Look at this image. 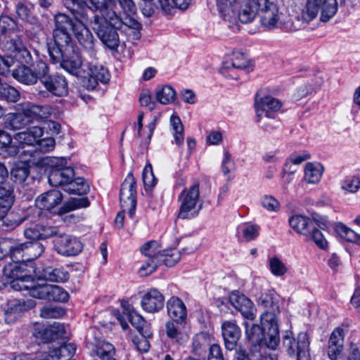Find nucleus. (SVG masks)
Returning a JSON list of instances; mask_svg holds the SVG:
<instances>
[{"label": "nucleus", "instance_id": "nucleus-1", "mask_svg": "<svg viewBox=\"0 0 360 360\" xmlns=\"http://www.w3.org/2000/svg\"><path fill=\"white\" fill-rule=\"evenodd\" d=\"M4 49L20 64L13 70V78L25 85L36 84L44 75L46 63L37 56L34 58L18 36L8 40Z\"/></svg>", "mask_w": 360, "mask_h": 360}, {"label": "nucleus", "instance_id": "nucleus-2", "mask_svg": "<svg viewBox=\"0 0 360 360\" xmlns=\"http://www.w3.org/2000/svg\"><path fill=\"white\" fill-rule=\"evenodd\" d=\"M244 11L242 19L245 22H251L259 14L262 25L269 30L276 28L278 25L287 32H294L299 27L295 25L292 18L284 16L276 4L271 0H245Z\"/></svg>", "mask_w": 360, "mask_h": 360}, {"label": "nucleus", "instance_id": "nucleus-3", "mask_svg": "<svg viewBox=\"0 0 360 360\" xmlns=\"http://www.w3.org/2000/svg\"><path fill=\"white\" fill-rule=\"evenodd\" d=\"M262 327L245 323V335L252 346L256 349L263 341L269 348L275 349L280 341L278 326L275 314L264 311L260 316Z\"/></svg>", "mask_w": 360, "mask_h": 360}, {"label": "nucleus", "instance_id": "nucleus-4", "mask_svg": "<svg viewBox=\"0 0 360 360\" xmlns=\"http://www.w3.org/2000/svg\"><path fill=\"white\" fill-rule=\"evenodd\" d=\"M67 8L78 22L74 35L79 44L84 48L89 59L96 58V51L94 45V38L86 24L89 20L86 9L84 8L79 0H72L71 4Z\"/></svg>", "mask_w": 360, "mask_h": 360}, {"label": "nucleus", "instance_id": "nucleus-5", "mask_svg": "<svg viewBox=\"0 0 360 360\" xmlns=\"http://www.w3.org/2000/svg\"><path fill=\"white\" fill-rule=\"evenodd\" d=\"M119 17L115 13H109L107 17L94 15L93 29L98 37L108 49L116 51L120 44L119 36L114 26Z\"/></svg>", "mask_w": 360, "mask_h": 360}, {"label": "nucleus", "instance_id": "nucleus-6", "mask_svg": "<svg viewBox=\"0 0 360 360\" xmlns=\"http://www.w3.org/2000/svg\"><path fill=\"white\" fill-rule=\"evenodd\" d=\"M63 200V195L58 190H51L40 195L35 201L36 207L30 208L28 213L20 220V223L29 221L37 223L44 217L43 210L56 212L54 209L59 205Z\"/></svg>", "mask_w": 360, "mask_h": 360}, {"label": "nucleus", "instance_id": "nucleus-7", "mask_svg": "<svg viewBox=\"0 0 360 360\" xmlns=\"http://www.w3.org/2000/svg\"><path fill=\"white\" fill-rule=\"evenodd\" d=\"M180 202L178 217L182 219L196 217L202 209L200 200V185L194 183L184 188L178 197Z\"/></svg>", "mask_w": 360, "mask_h": 360}, {"label": "nucleus", "instance_id": "nucleus-8", "mask_svg": "<svg viewBox=\"0 0 360 360\" xmlns=\"http://www.w3.org/2000/svg\"><path fill=\"white\" fill-rule=\"evenodd\" d=\"M134 184V173L133 171H130L122 183L120 191V200L122 210L117 213L115 219V226L119 229L124 225V212L127 210L129 217L133 218L135 209Z\"/></svg>", "mask_w": 360, "mask_h": 360}, {"label": "nucleus", "instance_id": "nucleus-9", "mask_svg": "<svg viewBox=\"0 0 360 360\" xmlns=\"http://www.w3.org/2000/svg\"><path fill=\"white\" fill-rule=\"evenodd\" d=\"M245 0H217V6L220 16L229 22V26L234 28L238 26V22L249 23L242 19V14L245 11ZM248 11V9L245 8Z\"/></svg>", "mask_w": 360, "mask_h": 360}, {"label": "nucleus", "instance_id": "nucleus-10", "mask_svg": "<svg viewBox=\"0 0 360 360\" xmlns=\"http://www.w3.org/2000/svg\"><path fill=\"white\" fill-rule=\"evenodd\" d=\"M49 165V182L52 186L64 188L75 176L73 168L67 165L65 158H53Z\"/></svg>", "mask_w": 360, "mask_h": 360}, {"label": "nucleus", "instance_id": "nucleus-11", "mask_svg": "<svg viewBox=\"0 0 360 360\" xmlns=\"http://www.w3.org/2000/svg\"><path fill=\"white\" fill-rule=\"evenodd\" d=\"M96 59L84 58L85 77H82L83 86L88 90H94L98 82L106 83L110 79L108 71L103 65H98Z\"/></svg>", "mask_w": 360, "mask_h": 360}, {"label": "nucleus", "instance_id": "nucleus-12", "mask_svg": "<svg viewBox=\"0 0 360 360\" xmlns=\"http://www.w3.org/2000/svg\"><path fill=\"white\" fill-rule=\"evenodd\" d=\"M63 56L59 57L58 59L51 58L53 63H60V67L70 74L76 76L78 78L85 77V63L84 59L78 52L75 51L74 49L71 51H67L65 53H62Z\"/></svg>", "mask_w": 360, "mask_h": 360}, {"label": "nucleus", "instance_id": "nucleus-13", "mask_svg": "<svg viewBox=\"0 0 360 360\" xmlns=\"http://www.w3.org/2000/svg\"><path fill=\"white\" fill-rule=\"evenodd\" d=\"M48 65L45 64L43 75H41L39 81L51 95L61 97L68 93V82L65 77L59 74L49 75Z\"/></svg>", "mask_w": 360, "mask_h": 360}, {"label": "nucleus", "instance_id": "nucleus-14", "mask_svg": "<svg viewBox=\"0 0 360 360\" xmlns=\"http://www.w3.org/2000/svg\"><path fill=\"white\" fill-rule=\"evenodd\" d=\"M32 293L34 298L49 301L65 302L69 299L68 292L60 286L56 285L37 284V288L33 290Z\"/></svg>", "mask_w": 360, "mask_h": 360}, {"label": "nucleus", "instance_id": "nucleus-15", "mask_svg": "<svg viewBox=\"0 0 360 360\" xmlns=\"http://www.w3.org/2000/svg\"><path fill=\"white\" fill-rule=\"evenodd\" d=\"M55 250L63 256H75L82 250V243L76 238L65 233H60L53 240Z\"/></svg>", "mask_w": 360, "mask_h": 360}, {"label": "nucleus", "instance_id": "nucleus-16", "mask_svg": "<svg viewBox=\"0 0 360 360\" xmlns=\"http://www.w3.org/2000/svg\"><path fill=\"white\" fill-rule=\"evenodd\" d=\"M65 333V326L58 322H54L49 326L37 323L33 331V335L41 343L53 341L60 337H63Z\"/></svg>", "mask_w": 360, "mask_h": 360}, {"label": "nucleus", "instance_id": "nucleus-17", "mask_svg": "<svg viewBox=\"0 0 360 360\" xmlns=\"http://www.w3.org/2000/svg\"><path fill=\"white\" fill-rule=\"evenodd\" d=\"M231 305L246 319L254 320L256 309L253 302L239 291H233L229 295Z\"/></svg>", "mask_w": 360, "mask_h": 360}, {"label": "nucleus", "instance_id": "nucleus-18", "mask_svg": "<svg viewBox=\"0 0 360 360\" xmlns=\"http://www.w3.org/2000/svg\"><path fill=\"white\" fill-rule=\"evenodd\" d=\"M54 44L53 46L49 45L48 51L51 58L58 59L63 56L62 53L67 51H71L72 38L69 32L55 30L53 31Z\"/></svg>", "mask_w": 360, "mask_h": 360}, {"label": "nucleus", "instance_id": "nucleus-19", "mask_svg": "<svg viewBox=\"0 0 360 360\" xmlns=\"http://www.w3.org/2000/svg\"><path fill=\"white\" fill-rule=\"evenodd\" d=\"M255 107L258 117L264 115L267 117L274 118L275 113L280 110L281 103L270 96H260L258 93L256 95Z\"/></svg>", "mask_w": 360, "mask_h": 360}, {"label": "nucleus", "instance_id": "nucleus-20", "mask_svg": "<svg viewBox=\"0 0 360 360\" xmlns=\"http://www.w3.org/2000/svg\"><path fill=\"white\" fill-rule=\"evenodd\" d=\"M164 304L165 297L163 295L155 288H152L146 292L141 300L142 309L149 313L159 311L163 308Z\"/></svg>", "mask_w": 360, "mask_h": 360}, {"label": "nucleus", "instance_id": "nucleus-21", "mask_svg": "<svg viewBox=\"0 0 360 360\" xmlns=\"http://www.w3.org/2000/svg\"><path fill=\"white\" fill-rule=\"evenodd\" d=\"M221 333L225 347L228 350L236 349L240 337V329L235 321H225L221 324Z\"/></svg>", "mask_w": 360, "mask_h": 360}, {"label": "nucleus", "instance_id": "nucleus-22", "mask_svg": "<svg viewBox=\"0 0 360 360\" xmlns=\"http://www.w3.org/2000/svg\"><path fill=\"white\" fill-rule=\"evenodd\" d=\"M120 6L123 10V15L121 22L123 25V30L129 32V35H135V18H134V3L133 0H118Z\"/></svg>", "mask_w": 360, "mask_h": 360}, {"label": "nucleus", "instance_id": "nucleus-23", "mask_svg": "<svg viewBox=\"0 0 360 360\" xmlns=\"http://www.w3.org/2000/svg\"><path fill=\"white\" fill-rule=\"evenodd\" d=\"M167 311L176 323H181L187 318V309L185 304L176 296H172L167 300Z\"/></svg>", "mask_w": 360, "mask_h": 360}, {"label": "nucleus", "instance_id": "nucleus-24", "mask_svg": "<svg viewBox=\"0 0 360 360\" xmlns=\"http://www.w3.org/2000/svg\"><path fill=\"white\" fill-rule=\"evenodd\" d=\"M43 134L44 130L41 127L34 126L26 131L16 134L14 138L18 144L22 146V148L25 145L34 147L37 146L39 139L42 136Z\"/></svg>", "mask_w": 360, "mask_h": 360}, {"label": "nucleus", "instance_id": "nucleus-25", "mask_svg": "<svg viewBox=\"0 0 360 360\" xmlns=\"http://www.w3.org/2000/svg\"><path fill=\"white\" fill-rule=\"evenodd\" d=\"M30 122H41L49 118L53 110L49 105H32L27 103L24 108Z\"/></svg>", "mask_w": 360, "mask_h": 360}, {"label": "nucleus", "instance_id": "nucleus-26", "mask_svg": "<svg viewBox=\"0 0 360 360\" xmlns=\"http://www.w3.org/2000/svg\"><path fill=\"white\" fill-rule=\"evenodd\" d=\"M69 276V273L64 268L51 266L44 268L39 275V277L43 280L58 283L67 281Z\"/></svg>", "mask_w": 360, "mask_h": 360}, {"label": "nucleus", "instance_id": "nucleus-27", "mask_svg": "<svg viewBox=\"0 0 360 360\" xmlns=\"http://www.w3.org/2000/svg\"><path fill=\"white\" fill-rule=\"evenodd\" d=\"M324 167L320 162H308L304 168V180L308 184H316L320 181Z\"/></svg>", "mask_w": 360, "mask_h": 360}, {"label": "nucleus", "instance_id": "nucleus-28", "mask_svg": "<svg viewBox=\"0 0 360 360\" xmlns=\"http://www.w3.org/2000/svg\"><path fill=\"white\" fill-rule=\"evenodd\" d=\"M30 122L25 108L22 112L10 113L7 115L5 124L8 129L18 130L25 127Z\"/></svg>", "mask_w": 360, "mask_h": 360}, {"label": "nucleus", "instance_id": "nucleus-29", "mask_svg": "<svg viewBox=\"0 0 360 360\" xmlns=\"http://www.w3.org/2000/svg\"><path fill=\"white\" fill-rule=\"evenodd\" d=\"M290 226L297 233L307 235L309 231L314 225L311 219L302 215H294L289 219Z\"/></svg>", "mask_w": 360, "mask_h": 360}, {"label": "nucleus", "instance_id": "nucleus-30", "mask_svg": "<svg viewBox=\"0 0 360 360\" xmlns=\"http://www.w3.org/2000/svg\"><path fill=\"white\" fill-rule=\"evenodd\" d=\"M11 286L15 290H27L28 294L33 297L32 291L37 288V285L35 284L34 281L30 276L25 274L23 276L12 280Z\"/></svg>", "mask_w": 360, "mask_h": 360}, {"label": "nucleus", "instance_id": "nucleus-31", "mask_svg": "<svg viewBox=\"0 0 360 360\" xmlns=\"http://www.w3.org/2000/svg\"><path fill=\"white\" fill-rule=\"evenodd\" d=\"M63 189L70 194L82 195L89 192V186L83 178L73 177Z\"/></svg>", "mask_w": 360, "mask_h": 360}, {"label": "nucleus", "instance_id": "nucleus-32", "mask_svg": "<svg viewBox=\"0 0 360 360\" xmlns=\"http://www.w3.org/2000/svg\"><path fill=\"white\" fill-rule=\"evenodd\" d=\"M169 124L174 143L176 146H181L184 141V128L180 117L175 113L172 114L169 119Z\"/></svg>", "mask_w": 360, "mask_h": 360}, {"label": "nucleus", "instance_id": "nucleus-33", "mask_svg": "<svg viewBox=\"0 0 360 360\" xmlns=\"http://www.w3.org/2000/svg\"><path fill=\"white\" fill-rule=\"evenodd\" d=\"M27 274V266L25 262L13 261L4 268V275L12 280L25 276Z\"/></svg>", "mask_w": 360, "mask_h": 360}, {"label": "nucleus", "instance_id": "nucleus-34", "mask_svg": "<svg viewBox=\"0 0 360 360\" xmlns=\"http://www.w3.org/2000/svg\"><path fill=\"white\" fill-rule=\"evenodd\" d=\"M8 244L7 256L10 257L13 261L26 262L25 243H20L16 240L8 238Z\"/></svg>", "mask_w": 360, "mask_h": 360}, {"label": "nucleus", "instance_id": "nucleus-35", "mask_svg": "<svg viewBox=\"0 0 360 360\" xmlns=\"http://www.w3.org/2000/svg\"><path fill=\"white\" fill-rule=\"evenodd\" d=\"M176 93L170 85H162L158 86L155 90L156 101L162 104L168 105L174 101Z\"/></svg>", "mask_w": 360, "mask_h": 360}, {"label": "nucleus", "instance_id": "nucleus-36", "mask_svg": "<svg viewBox=\"0 0 360 360\" xmlns=\"http://www.w3.org/2000/svg\"><path fill=\"white\" fill-rule=\"evenodd\" d=\"M121 305L122 308V314H121L118 311H114L113 314L120 322L122 329L127 330L128 328V324L125 320L126 319L132 326L134 325L132 316L134 313V309L133 306L129 304L128 302L125 300L122 301Z\"/></svg>", "mask_w": 360, "mask_h": 360}, {"label": "nucleus", "instance_id": "nucleus-37", "mask_svg": "<svg viewBox=\"0 0 360 360\" xmlns=\"http://www.w3.org/2000/svg\"><path fill=\"white\" fill-rule=\"evenodd\" d=\"M165 333L169 339L178 344L182 345L188 340V335L181 330L174 321H168L166 322Z\"/></svg>", "mask_w": 360, "mask_h": 360}, {"label": "nucleus", "instance_id": "nucleus-38", "mask_svg": "<svg viewBox=\"0 0 360 360\" xmlns=\"http://www.w3.org/2000/svg\"><path fill=\"white\" fill-rule=\"evenodd\" d=\"M55 30L68 32L72 30L74 33L75 27H78V22H75L68 15L65 13L56 14L54 17Z\"/></svg>", "mask_w": 360, "mask_h": 360}, {"label": "nucleus", "instance_id": "nucleus-39", "mask_svg": "<svg viewBox=\"0 0 360 360\" xmlns=\"http://www.w3.org/2000/svg\"><path fill=\"white\" fill-rule=\"evenodd\" d=\"M15 11L18 17L22 21L32 25L39 24V18L33 14L29 6L22 2H18L15 6Z\"/></svg>", "mask_w": 360, "mask_h": 360}, {"label": "nucleus", "instance_id": "nucleus-40", "mask_svg": "<svg viewBox=\"0 0 360 360\" xmlns=\"http://www.w3.org/2000/svg\"><path fill=\"white\" fill-rule=\"evenodd\" d=\"M15 201L14 186L7 181L0 184V203L11 207Z\"/></svg>", "mask_w": 360, "mask_h": 360}, {"label": "nucleus", "instance_id": "nucleus-41", "mask_svg": "<svg viewBox=\"0 0 360 360\" xmlns=\"http://www.w3.org/2000/svg\"><path fill=\"white\" fill-rule=\"evenodd\" d=\"M141 253L147 259H155L160 263L162 254L160 246L155 240L148 241L140 248Z\"/></svg>", "mask_w": 360, "mask_h": 360}, {"label": "nucleus", "instance_id": "nucleus-42", "mask_svg": "<svg viewBox=\"0 0 360 360\" xmlns=\"http://www.w3.org/2000/svg\"><path fill=\"white\" fill-rule=\"evenodd\" d=\"M297 360H311L309 356V337L306 333H300L297 335Z\"/></svg>", "mask_w": 360, "mask_h": 360}, {"label": "nucleus", "instance_id": "nucleus-43", "mask_svg": "<svg viewBox=\"0 0 360 360\" xmlns=\"http://www.w3.org/2000/svg\"><path fill=\"white\" fill-rule=\"evenodd\" d=\"M320 19L322 22H327L332 18L338 11L337 0H323L321 5Z\"/></svg>", "mask_w": 360, "mask_h": 360}, {"label": "nucleus", "instance_id": "nucleus-44", "mask_svg": "<svg viewBox=\"0 0 360 360\" xmlns=\"http://www.w3.org/2000/svg\"><path fill=\"white\" fill-rule=\"evenodd\" d=\"M25 245L26 261H32L38 258L44 251V247L39 241L26 242Z\"/></svg>", "mask_w": 360, "mask_h": 360}, {"label": "nucleus", "instance_id": "nucleus-45", "mask_svg": "<svg viewBox=\"0 0 360 360\" xmlns=\"http://www.w3.org/2000/svg\"><path fill=\"white\" fill-rule=\"evenodd\" d=\"M270 272L276 277L285 276L288 271L286 264L277 256H273L268 260Z\"/></svg>", "mask_w": 360, "mask_h": 360}, {"label": "nucleus", "instance_id": "nucleus-46", "mask_svg": "<svg viewBox=\"0 0 360 360\" xmlns=\"http://www.w3.org/2000/svg\"><path fill=\"white\" fill-rule=\"evenodd\" d=\"M323 0H307L305 8L302 12V18L305 21L314 19L321 8Z\"/></svg>", "mask_w": 360, "mask_h": 360}, {"label": "nucleus", "instance_id": "nucleus-47", "mask_svg": "<svg viewBox=\"0 0 360 360\" xmlns=\"http://www.w3.org/2000/svg\"><path fill=\"white\" fill-rule=\"evenodd\" d=\"M191 0H159L160 8L165 13H169L176 7L181 10L186 9Z\"/></svg>", "mask_w": 360, "mask_h": 360}, {"label": "nucleus", "instance_id": "nucleus-48", "mask_svg": "<svg viewBox=\"0 0 360 360\" xmlns=\"http://www.w3.org/2000/svg\"><path fill=\"white\" fill-rule=\"evenodd\" d=\"M89 205V200L86 197L79 198H72L68 201L63 207H62L59 212V214H63L79 208L86 207Z\"/></svg>", "mask_w": 360, "mask_h": 360}, {"label": "nucleus", "instance_id": "nucleus-49", "mask_svg": "<svg viewBox=\"0 0 360 360\" xmlns=\"http://www.w3.org/2000/svg\"><path fill=\"white\" fill-rule=\"evenodd\" d=\"M0 98L8 102H16L20 98L19 91L12 86L0 82Z\"/></svg>", "mask_w": 360, "mask_h": 360}, {"label": "nucleus", "instance_id": "nucleus-50", "mask_svg": "<svg viewBox=\"0 0 360 360\" xmlns=\"http://www.w3.org/2000/svg\"><path fill=\"white\" fill-rule=\"evenodd\" d=\"M181 258V252L176 248L165 250L162 252L160 263L163 262L167 266H174Z\"/></svg>", "mask_w": 360, "mask_h": 360}, {"label": "nucleus", "instance_id": "nucleus-51", "mask_svg": "<svg viewBox=\"0 0 360 360\" xmlns=\"http://www.w3.org/2000/svg\"><path fill=\"white\" fill-rule=\"evenodd\" d=\"M94 352L98 357L107 360L108 358H112L115 349L112 344L103 340L96 345Z\"/></svg>", "mask_w": 360, "mask_h": 360}, {"label": "nucleus", "instance_id": "nucleus-52", "mask_svg": "<svg viewBox=\"0 0 360 360\" xmlns=\"http://www.w3.org/2000/svg\"><path fill=\"white\" fill-rule=\"evenodd\" d=\"M306 236L307 240H313L315 244L321 249H326L328 247V242L321 231L315 227L314 224L309 231Z\"/></svg>", "mask_w": 360, "mask_h": 360}, {"label": "nucleus", "instance_id": "nucleus-53", "mask_svg": "<svg viewBox=\"0 0 360 360\" xmlns=\"http://www.w3.org/2000/svg\"><path fill=\"white\" fill-rule=\"evenodd\" d=\"M36 305V302L34 300H15L9 303V309L11 312L19 313L27 311Z\"/></svg>", "mask_w": 360, "mask_h": 360}, {"label": "nucleus", "instance_id": "nucleus-54", "mask_svg": "<svg viewBox=\"0 0 360 360\" xmlns=\"http://www.w3.org/2000/svg\"><path fill=\"white\" fill-rule=\"evenodd\" d=\"M142 180L146 190H150L157 184V179L155 177L152 165L147 163L142 172Z\"/></svg>", "mask_w": 360, "mask_h": 360}, {"label": "nucleus", "instance_id": "nucleus-55", "mask_svg": "<svg viewBox=\"0 0 360 360\" xmlns=\"http://www.w3.org/2000/svg\"><path fill=\"white\" fill-rule=\"evenodd\" d=\"M30 174V169L25 165H16L11 171V178L15 182L22 183L27 178Z\"/></svg>", "mask_w": 360, "mask_h": 360}, {"label": "nucleus", "instance_id": "nucleus-56", "mask_svg": "<svg viewBox=\"0 0 360 360\" xmlns=\"http://www.w3.org/2000/svg\"><path fill=\"white\" fill-rule=\"evenodd\" d=\"M337 231L345 240L360 244V234L356 233L345 225L340 224L337 226Z\"/></svg>", "mask_w": 360, "mask_h": 360}, {"label": "nucleus", "instance_id": "nucleus-57", "mask_svg": "<svg viewBox=\"0 0 360 360\" xmlns=\"http://www.w3.org/2000/svg\"><path fill=\"white\" fill-rule=\"evenodd\" d=\"M342 190L354 193L360 188V178L356 176H347L341 184Z\"/></svg>", "mask_w": 360, "mask_h": 360}, {"label": "nucleus", "instance_id": "nucleus-58", "mask_svg": "<svg viewBox=\"0 0 360 360\" xmlns=\"http://www.w3.org/2000/svg\"><path fill=\"white\" fill-rule=\"evenodd\" d=\"M22 146H18L16 145L9 143V145H6L1 149V150L6 153V155L8 156H15V155L20 153L21 156L28 155L30 157H32L35 150H22Z\"/></svg>", "mask_w": 360, "mask_h": 360}, {"label": "nucleus", "instance_id": "nucleus-59", "mask_svg": "<svg viewBox=\"0 0 360 360\" xmlns=\"http://www.w3.org/2000/svg\"><path fill=\"white\" fill-rule=\"evenodd\" d=\"M139 5L143 15L146 17L151 16L156 9L160 8L159 0H142Z\"/></svg>", "mask_w": 360, "mask_h": 360}, {"label": "nucleus", "instance_id": "nucleus-60", "mask_svg": "<svg viewBox=\"0 0 360 360\" xmlns=\"http://www.w3.org/2000/svg\"><path fill=\"white\" fill-rule=\"evenodd\" d=\"M159 264L158 261L155 259H146L144 264L140 266L138 273L140 276H148L156 270Z\"/></svg>", "mask_w": 360, "mask_h": 360}, {"label": "nucleus", "instance_id": "nucleus-61", "mask_svg": "<svg viewBox=\"0 0 360 360\" xmlns=\"http://www.w3.org/2000/svg\"><path fill=\"white\" fill-rule=\"evenodd\" d=\"M17 29L16 22L8 16L0 18V33L1 34L14 32Z\"/></svg>", "mask_w": 360, "mask_h": 360}, {"label": "nucleus", "instance_id": "nucleus-62", "mask_svg": "<svg viewBox=\"0 0 360 360\" xmlns=\"http://www.w3.org/2000/svg\"><path fill=\"white\" fill-rule=\"evenodd\" d=\"M262 207L271 212H277L280 207V203L277 199L272 195H264L261 198Z\"/></svg>", "mask_w": 360, "mask_h": 360}, {"label": "nucleus", "instance_id": "nucleus-63", "mask_svg": "<svg viewBox=\"0 0 360 360\" xmlns=\"http://www.w3.org/2000/svg\"><path fill=\"white\" fill-rule=\"evenodd\" d=\"M283 346L286 349V352L290 356L295 355L297 353V340L291 335V333H287L283 337Z\"/></svg>", "mask_w": 360, "mask_h": 360}, {"label": "nucleus", "instance_id": "nucleus-64", "mask_svg": "<svg viewBox=\"0 0 360 360\" xmlns=\"http://www.w3.org/2000/svg\"><path fill=\"white\" fill-rule=\"evenodd\" d=\"M259 226L255 224H246L242 229L243 238L246 240H252L259 236Z\"/></svg>", "mask_w": 360, "mask_h": 360}]
</instances>
